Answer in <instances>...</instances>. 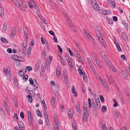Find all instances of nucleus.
Segmentation results:
<instances>
[{
    "mask_svg": "<svg viewBox=\"0 0 130 130\" xmlns=\"http://www.w3.org/2000/svg\"><path fill=\"white\" fill-rule=\"evenodd\" d=\"M15 5L21 10L25 11L24 9L27 7L26 3L23 0H11Z\"/></svg>",
    "mask_w": 130,
    "mask_h": 130,
    "instance_id": "1",
    "label": "nucleus"
},
{
    "mask_svg": "<svg viewBox=\"0 0 130 130\" xmlns=\"http://www.w3.org/2000/svg\"><path fill=\"white\" fill-rule=\"evenodd\" d=\"M95 33L96 36L98 38V40L102 43L104 46H105V43L104 42L103 39L102 38L99 31L98 30H96L95 31Z\"/></svg>",
    "mask_w": 130,
    "mask_h": 130,
    "instance_id": "2",
    "label": "nucleus"
},
{
    "mask_svg": "<svg viewBox=\"0 0 130 130\" xmlns=\"http://www.w3.org/2000/svg\"><path fill=\"white\" fill-rule=\"evenodd\" d=\"M91 4L93 8L96 11L99 10L100 8L98 4L95 0H91Z\"/></svg>",
    "mask_w": 130,
    "mask_h": 130,
    "instance_id": "3",
    "label": "nucleus"
},
{
    "mask_svg": "<svg viewBox=\"0 0 130 130\" xmlns=\"http://www.w3.org/2000/svg\"><path fill=\"white\" fill-rule=\"evenodd\" d=\"M84 111V112L83 116V122H85L88 117L89 112L88 110Z\"/></svg>",
    "mask_w": 130,
    "mask_h": 130,
    "instance_id": "4",
    "label": "nucleus"
},
{
    "mask_svg": "<svg viewBox=\"0 0 130 130\" xmlns=\"http://www.w3.org/2000/svg\"><path fill=\"white\" fill-rule=\"evenodd\" d=\"M52 58L51 56H49L48 58H47V60L46 63V66L45 67H46L47 69H49L50 66L49 65L50 64V63L51 62L52 60Z\"/></svg>",
    "mask_w": 130,
    "mask_h": 130,
    "instance_id": "5",
    "label": "nucleus"
},
{
    "mask_svg": "<svg viewBox=\"0 0 130 130\" xmlns=\"http://www.w3.org/2000/svg\"><path fill=\"white\" fill-rule=\"evenodd\" d=\"M99 79L104 87L105 88H107V84L102 77L101 76H99Z\"/></svg>",
    "mask_w": 130,
    "mask_h": 130,
    "instance_id": "6",
    "label": "nucleus"
},
{
    "mask_svg": "<svg viewBox=\"0 0 130 130\" xmlns=\"http://www.w3.org/2000/svg\"><path fill=\"white\" fill-rule=\"evenodd\" d=\"M118 92L120 98L122 103L124 104L125 103V100L123 96L121 91L119 90H118Z\"/></svg>",
    "mask_w": 130,
    "mask_h": 130,
    "instance_id": "7",
    "label": "nucleus"
},
{
    "mask_svg": "<svg viewBox=\"0 0 130 130\" xmlns=\"http://www.w3.org/2000/svg\"><path fill=\"white\" fill-rule=\"evenodd\" d=\"M28 0V1H27V3L29 6L31 8H33L35 3V2L34 0Z\"/></svg>",
    "mask_w": 130,
    "mask_h": 130,
    "instance_id": "8",
    "label": "nucleus"
},
{
    "mask_svg": "<svg viewBox=\"0 0 130 130\" xmlns=\"http://www.w3.org/2000/svg\"><path fill=\"white\" fill-rule=\"evenodd\" d=\"M58 122H54L53 125V129L54 130H59Z\"/></svg>",
    "mask_w": 130,
    "mask_h": 130,
    "instance_id": "9",
    "label": "nucleus"
},
{
    "mask_svg": "<svg viewBox=\"0 0 130 130\" xmlns=\"http://www.w3.org/2000/svg\"><path fill=\"white\" fill-rule=\"evenodd\" d=\"M102 58L107 65H109L110 64V61L109 60L108 58H107L106 55L103 57Z\"/></svg>",
    "mask_w": 130,
    "mask_h": 130,
    "instance_id": "10",
    "label": "nucleus"
},
{
    "mask_svg": "<svg viewBox=\"0 0 130 130\" xmlns=\"http://www.w3.org/2000/svg\"><path fill=\"white\" fill-rule=\"evenodd\" d=\"M122 73L123 76L127 79V78L128 76L127 73L126 72V70L125 69L122 70Z\"/></svg>",
    "mask_w": 130,
    "mask_h": 130,
    "instance_id": "11",
    "label": "nucleus"
},
{
    "mask_svg": "<svg viewBox=\"0 0 130 130\" xmlns=\"http://www.w3.org/2000/svg\"><path fill=\"white\" fill-rule=\"evenodd\" d=\"M23 30L26 39H28V34L27 29H26V27H25V28L23 29Z\"/></svg>",
    "mask_w": 130,
    "mask_h": 130,
    "instance_id": "12",
    "label": "nucleus"
},
{
    "mask_svg": "<svg viewBox=\"0 0 130 130\" xmlns=\"http://www.w3.org/2000/svg\"><path fill=\"white\" fill-rule=\"evenodd\" d=\"M18 126L19 130H24V127L23 122H20Z\"/></svg>",
    "mask_w": 130,
    "mask_h": 130,
    "instance_id": "13",
    "label": "nucleus"
},
{
    "mask_svg": "<svg viewBox=\"0 0 130 130\" xmlns=\"http://www.w3.org/2000/svg\"><path fill=\"white\" fill-rule=\"evenodd\" d=\"M111 12L110 10H102L101 11V13L103 14L107 15L110 14Z\"/></svg>",
    "mask_w": 130,
    "mask_h": 130,
    "instance_id": "14",
    "label": "nucleus"
},
{
    "mask_svg": "<svg viewBox=\"0 0 130 130\" xmlns=\"http://www.w3.org/2000/svg\"><path fill=\"white\" fill-rule=\"evenodd\" d=\"M40 65V62L39 61H37L36 63L35 67V71H37L39 69Z\"/></svg>",
    "mask_w": 130,
    "mask_h": 130,
    "instance_id": "15",
    "label": "nucleus"
},
{
    "mask_svg": "<svg viewBox=\"0 0 130 130\" xmlns=\"http://www.w3.org/2000/svg\"><path fill=\"white\" fill-rule=\"evenodd\" d=\"M16 30L15 28H13L11 31V33L10 34L11 37H13L16 34Z\"/></svg>",
    "mask_w": 130,
    "mask_h": 130,
    "instance_id": "16",
    "label": "nucleus"
},
{
    "mask_svg": "<svg viewBox=\"0 0 130 130\" xmlns=\"http://www.w3.org/2000/svg\"><path fill=\"white\" fill-rule=\"evenodd\" d=\"M74 111L73 110H69L68 112V117L70 118H72L73 117Z\"/></svg>",
    "mask_w": 130,
    "mask_h": 130,
    "instance_id": "17",
    "label": "nucleus"
},
{
    "mask_svg": "<svg viewBox=\"0 0 130 130\" xmlns=\"http://www.w3.org/2000/svg\"><path fill=\"white\" fill-rule=\"evenodd\" d=\"M60 60L63 66H65L66 65V62L63 57H60Z\"/></svg>",
    "mask_w": 130,
    "mask_h": 130,
    "instance_id": "18",
    "label": "nucleus"
},
{
    "mask_svg": "<svg viewBox=\"0 0 130 130\" xmlns=\"http://www.w3.org/2000/svg\"><path fill=\"white\" fill-rule=\"evenodd\" d=\"M110 68V69H111L112 71L113 72H115L116 71V69H115V67L113 65L111 64L110 62V64L109 65H108Z\"/></svg>",
    "mask_w": 130,
    "mask_h": 130,
    "instance_id": "19",
    "label": "nucleus"
},
{
    "mask_svg": "<svg viewBox=\"0 0 130 130\" xmlns=\"http://www.w3.org/2000/svg\"><path fill=\"white\" fill-rule=\"evenodd\" d=\"M122 39L125 40H126L127 39V36L126 33H122Z\"/></svg>",
    "mask_w": 130,
    "mask_h": 130,
    "instance_id": "20",
    "label": "nucleus"
},
{
    "mask_svg": "<svg viewBox=\"0 0 130 130\" xmlns=\"http://www.w3.org/2000/svg\"><path fill=\"white\" fill-rule=\"evenodd\" d=\"M27 114L28 116V118L29 120L30 121H32V117L31 115V113L29 111H27Z\"/></svg>",
    "mask_w": 130,
    "mask_h": 130,
    "instance_id": "21",
    "label": "nucleus"
},
{
    "mask_svg": "<svg viewBox=\"0 0 130 130\" xmlns=\"http://www.w3.org/2000/svg\"><path fill=\"white\" fill-rule=\"evenodd\" d=\"M51 101L53 107H54L55 105V98L54 97H52Z\"/></svg>",
    "mask_w": 130,
    "mask_h": 130,
    "instance_id": "22",
    "label": "nucleus"
},
{
    "mask_svg": "<svg viewBox=\"0 0 130 130\" xmlns=\"http://www.w3.org/2000/svg\"><path fill=\"white\" fill-rule=\"evenodd\" d=\"M75 45L78 47L79 50L81 52H82L84 54H85L84 51L83 50L82 48L80 46L79 44L78 43L76 42L75 43Z\"/></svg>",
    "mask_w": 130,
    "mask_h": 130,
    "instance_id": "23",
    "label": "nucleus"
},
{
    "mask_svg": "<svg viewBox=\"0 0 130 130\" xmlns=\"http://www.w3.org/2000/svg\"><path fill=\"white\" fill-rule=\"evenodd\" d=\"M46 51L45 49H43L42 50V57L44 59H45L46 57Z\"/></svg>",
    "mask_w": 130,
    "mask_h": 130,
    "instance_id": "24",
    "label": "nucleus"
},
{
    "mask_svg": "<svg viewBox=\"0 0 130 130\" xmlns=\"http://www.w3.org/2000/svg\"><path fill=\"white\" fill-rule=\"evenodd\" d=\"M89 65L91 68V69L93 73L96 72V71L95 69L91 62H90L89 63Z\"/></svg>",
    "mask_w": 130,
    "mask_h": 130,
    "instance_id": "25",
    "label": "nucleus"
},
{
    "mask_svg": "<svg viewBox=\"0 0 130 130\" xmlns=\"http://www.w3.org/2000/svg\"><path fill=\"white\" fill-rule=\"evenodd\" d=\"M83 110H88L87 104L86 102H84L83 104Z\"/></svg>",
    "mask_w": 130,
    "mask_h": 130,
    "instance_id": "26",
    "label": "nucleus"
},
{
    "mask_svg": "<svg viewBox=\"0 0 130 130\" xmlns=\"http://www.w3.org/2000/svg\"><path fill=\"white\" fill-rule=\"evenodd\" d=\"M67 22L69 24L70 23V26L72 28V29H73V30H74L75 32L77 31V30L76 29H74V27L73 26V24L72 23H71L70 22V21L69 19H68L67 20Z\"/></svg>",
    "mask_w": 130,
    "mask_h": 130,
    "instance_id": "27",
    "label": "nucleus"
},
{
    "mask_svg": "<svg viewBox=\"0 0 130 130\" xmlns=\"http://www.w3.org/2000/svg\"><path fill=\"white\" fill-rule=\"evenodd\" d=\"M4 14V11L3 8L0 5V14L1 16L3 17Z\"/></svg>",
    "mask_w": 130,
    "mask_h": 130,
    "instance_id": "28",
    "label": "nucleus"
},
{
    "mask_svg": "<svg viewBox=\"0 0 130 130\" xmlns=\"http://www.w3.org/2000/svg\"><path fill=\"white\" fill-rule=\"evenodd\" d=\"M95 104L96 105L99 107L100 106V102L99 99L98 98H97L95 99Z\"/></svg>",
    "mask_w": 130,
    "mask_h": 130,
    "instance_id": "29",
    "label": "nucleus"
},
{
    "mask_svg": "<svg viewBox=\"0 0 130 130\" xmlns=\"http://www.w3.org/2000/svg\"><path fill=\"white\" fill-rule=\"evenodd\" d=\"M72 124L73 130H77V125L75 122H72Z\"/></svg>",
    "mask_w": 130,
    "mask_h": 130,
    "instance_id": "30",
    "label": "nucleus"
},
{
    "mask_svg": "<svg viewBox=\"0 0 130 130\" xmlns=\"http://www.w3.org/2000/svg\"><path fill=\"white\" fill-rule=\"evenodd\" d=\"M88 38L91 41H92L93 40V38L90 34L88 33L87 34V35H86Z\"/></svg>",
    "mask_w": 130,
    "mask_h": 130,
    "instance_id": "31",
    "label": "nucleus"
},
{
    "mask_svg": "<svg viewBox=\"0 0 130 130\" xmlns=\"http://www.w3.org/2000/svg\"><path fill=\"white\" fill-rule=\"evenodd\" d=\"M7 22H5L4 25L3 27V30L5 31L7 28Z\"/></svg>",
    "mask_w": 130,
    "mask_h": 130,
    "instance_id": "32",
    "label": "nucleus"
},
{
    "mask_svg": "<svg viewBox=\"0 0 130 130\" xmlns=\"http://www.w3.org/2000/svg\"><path fill=\"white\" fill-rule=\"evenodd\" d=\"M107 21L108 23L109 24H111L113 22V20L110 18H107Z\"/></svg>",
    "mask_w": 130,
    "mask_h": 130,
    "instance_id": "33",
    "label": "nucleus"
},
{
    "mask_svg": "<svg viewBox=\"0 0 130 130\" xmlns=\"http://www.w3.org/2000/svg\"><path fill=\"white\" fill-rule=\"evenodd\" d=\"M36 112L37 115L38 116L41 117H42L43 116L42 113H40V111L39 109L37 110Z\"/></svg>",
    "mask_w": 130,
    "mask_h": 130,
    "instance_id": "34",
    "label": "nucleus"
},
{
    "mask_svg": "<svg viewBox=\"0 0 130 130\" xmlns=\"http://www.w3.org/2000/svg\"><path fill=\"white\" fill-rule=\"evenodd\" d=\"M4 105L7 111V110H8V111H9V108L7 102L6 101H4Z\"/></svg>",
    "mask_w": 130,
    "mask_h": 130,
    "instance_id": "35",
    "label": "nucleus"
},
{
    "mask_svg": "<svg viewBox=\"0 0 130 130\" xmlns=\"http://www.w3.org/2000/svg\"><path fill=\"white\" fill-rule=\"evenodd\" d=\"M107 110V108L106 106H103L101 109V111L102 112H105Z\"/></svg>",
    "mask_w": 130,
    "mask_h": 130,
    "instance_id": "36",
    "label": "nucleus"
},
{
    "mask_svg": "<svg viewBox=\"0 0 130 130\" xmlns=\"http://www.w3.org/2000/svg\"><path fill=\"white\" fill-rule=\"evenodd\" d=\"M82 75H83V79L85 82H87V78L86 77V75L85 73H82Z\"/></svg>",
    "mask_w": 130,
    "mask_h": 130,
    "instance_id": "37",
    "label": "nucleus"
},
{
    "mask_svg": "<svg viewBox=\"0 0 130 130\" xmlns=\"http://www.w3.org/2000/svg\"><path fill=\"white\" fill-rule=\"evenodd\" d=\"M35 4H35L34 6H33V7H34L36 10L37 11V15H38V13L39 12L40 10L38 7L37 6H36Z\"/></svg>",
    "mask_w": 130,
    "mask_h": 130,
    "instance_id": "38",
    "label": "nucleus"
},
{
    "mask_svg": "<svg viewBox=\"0 0 130 130\" xmlns=\"http://www.w3.org/2000/svg\"><path fill=\"white\" fill-rule=\"evenodd\" d=\"M113 101L114 104H113V106L115 107H117L118 106V104L117 103V101L115 99H113Z\"/></svg>",
    "mask_w": 130,
    "mask_h": 130,
    "instance_id": "39",
    "label": "nucleus"
},
{
    "mask_svg": "<svg viewBox=\"0 0 130 130\" xmlns=\"http://www.w3.org/2000/svg\"><path fill=\"white\" fill-rule=\"evenodd\" d=\"M80 105L78 103H76V109L77 111H79L80 110Z\"/></svg>",
    "mask_w": 130,
    "mask_h": 130,
    "instance_id": "40",
    "label": "nucleus"
},
{
    "mask_svg": "<svg viewBox=\"0 0 130 130\" xmlns=\"http://www.w3.org/2000/svg\"><path fill=\"white\" fill-rule=\"evenodd\" d=\"M64 76V80L65 83L67 84H68L69 83V81L68 79L67 75L66 76Z\"/></svg>",
    "mask_w": 130,
    "mask_h": 130,
    "instance_id": "41",
    "label": "nucleus"
},
{
    "mask_svg": "<svg viewBox=\"0 0 130 130\" xmlns=\"http://www.w3.org/2000/svg\"><path fill=\"white\" fill-rule=\"evenodd\" d=\"M102 130H108V128L106 127V125L105 124L103 125L102 127Z\"/></svg>",
    "mask_w": 130,
    "mask_h": 130,
    "instance_id": "42",
    "label": "nucleus"
},
{
    "mask_svg": "<svg viewBox=\"0 0 130 130\" xmlns=\"http://www.w3.org/2000/svg\"><path fill=\"white\" fill-rule=\"evenodd\" d=\"M27 98L28 99V101L30 103L32 101V97L29 95H28L27 96Z\"/></svg>",
    "mask_w": 130,
    "mask_h": 130,
    "instance_id": "43",
    "label": "nucleus"
},
{
    "mask_svg": "<svg viewBox=\"0 0 130 130\" xmlns=\"http://www.w3.org/2000/svg\"><path fill=\"white\" fill-rule=\"evenodd\" d=\"M46 125L48 127L49 126L50 123L48 118H47L46 119Z\"/></svg>",
    "mask_w": 130,
    "mask_h": 130,
    "instance_id": "44",
    "label": "nucleus"
},
{
    "mask_svg": "<svg viewBox=\"0 0 130 130\" xmlns=\"http://www.w3.org/2000/svg\"><path fill=\"white\" fill-rule=\"evenodd\" d=\"M28 78V76L27 75H25L23 76V79L24 80L26 81Z\"/></svg>",
    "mask_w": 130,
    "mask_h": 130,
    "instance_id": "45",
    "label": "nucleus"
},
{
    "mask_svg": "<svg viewBox=\"0 0 130 130\" xmlns=\"http://www.w3.org/2000/svg\"><path fill=\"white\" fill-rule=\"evenodd\" d=\"M1 41L3 42L7 43L8 42L7 40L5 38H2L1 39Z\"/></svg>",
    "mask_w": 130,
    "mask_h": 130,
    "instance_id": "46",
    "label": "nucleus"
},
{
    "mask_svg": "<svg viewBox=\"0 0 130 130\" xmlns=\"http://www.w3.org/2000/svg\"><path fill=\"white\" fill-rule=\"evenodd\" d=\"M13 100L14 102V103L15 106L16 107H17L18 106V104L17 101H16L15 99H13Z\"/></svg>",
    "mask_w": 130,
    "mask_h": 130,
    "instance_id": "47",
    "label": "nucleus"
},
{
    "mask_svg": "<svg viewBox=\"0 0 130 130\" xmlns=\"http://www.w3.org/2000/svg\"><path fill=\"white\" fill-rule=\"evenodd\" d=\"M99 98L100 99L101 101L103 102H104V100L103 96L102 95H100L99 96Z\"/></svg>",
    "mask_w": 130,
    "mask_h": 130,
    "instance_id": "48",
    "label": "nucleus"
},
{
    "mask_svg": "<svg viewBox=\"0 0 130 130\" xmlns=\"http://www.w3.org/2000/svg\"><path fill=\"white\" fill-rule=\"evenodd\" d=\"M57 47L59 50V52L60 53H62L63 52V50L62 48L60 47V46L59 45H57Z\"/></svg>",
    "mask_w": 130,
    "mask_h": 130,
    "instance_id": "49",
    "label": "nucleus"
},
{
    "mask_svg": "<svg viewBox=\"0 0 130 130\" xmlns=\"http://www.w3.org/2000/svg\"><path fill=\"white\" fill-rule=\"evenodd\" d=\"M27 41L26 40H25L23 41L22 46H26L27 45Z\"/></svg>",
    "mask_w": 130,
    "mask_h": 130,
    "instance_id": "50",
    "label": "nucleus"
},
{
    "mask_svg": "<svg viewBox=\"0 0 130 130\" xmlns=\"http://www.w3.org/2000/svg\"><path fill=\"white\" fill-rule=\"evenodd\" d=\"M54 117L55 120L54 122H58V119L56 115V114H54Z\"/></svg>",
    "mask_w": 130,
    "mask_h": 130,
    "instance_id": "51",
    "label": "nucleus"
},
{
    "mask_svg": "<svg viewBox=\"0 0 130 130\" xmlns=\"http://www.w3.org/2000/svg\"><path fill=\"white\" fill-rule=\"evenodd\" d=\"M41 40L42 44H44L45 43V42H46V41L45 39L41 37Z\"/></svg>",
    "mask_w": 130,
    "mask_h": 130,
    "instance_id": "52",
    "label": "nucleus"
},
{
    "mask_svg": "<svg viewBox=\"0 0 130 130\" xmlns=\"http://www.w3.org/2000/svg\"><path fill=\"white\" fill-rule=\"evenodd\" d=\"M88 102L89 104V108H90L91 107V99L90 98H89L88 99Z\"/></svg>",
    "mask_w": 130,
    "mask_h": 130,
    "instance_id": "53",
    "label": "nucleus"
},
{
    "mask_svg": "<svg viewBox=\"0 0 130 130\" xmlns=\"http://www.w3.org/2000/svg\"><path fill=\"white\" fill-rule=\"evenodd\" d=\"M29 80L30 82V84L31 85H33L34 84V81L33 79L31 78L29 79Z\"/></svg>",
    "mask_w": 130,
    "mask_h": 130,
    "instance_id": "54",
    "label": "nucleus"
},
{
    "mask_svg": "<svg viewBox=\"0 0 130 130\" xmlns=\"http://www.w3.org/2000/svg\"><path fill=\"white\" fill-rule=\"evenodd\" d=\"M109 3L110 4V6L111 7H113L114 8H115L116 7L115 5V4L114 1V2L112 3Z\"/></svg>",
    "mask_w": 130,
    "mask_h": 130,
    "instance_id": "55",
    "label": "nucleus"
},
{
    "mask_svg": "<svg viewBox=\"0 0 130 130\" xmlns=\"http://www.w3.org/2000/svg\"><path fill=\"white\" fill-rule=\"evenodd\" d=\"M114 114L116 118H118V116L119 114V113L117 111H116L115 112Z\"/></svg>",
    "mask_w": 130,
    "mask_h": 130,
    "instance_id": "56",
    "label": "nucleus"
},
{
    "mask_svg": "<svg viewBox=\"0 0 130 130\" xmlns=\"http://www.w3.org/2000/svg\"><path fill=\"white\" fill-rule=\"evenodd\" d=\"M26 70H27L29 71H31L32 70V68L29 66L26 67Z\"/></svg>",
    "mask_w": 130,
    "mask_h": 130,
    "instance_id": "57",
    "label": "nucleus"
},
{
    "mask_svg": "<svg viewBox=\"0 0 130 130\" xmlns=\"http://www.w3.org/2000/svg\"><path fill=\"white\" fill-rule=\"evenodd\" d=\"M17 56L16 55H12L11 56V58L13 59L16 60Z\"/></svg>",
    "mask_w": 130,
    "mask_h": 130,
    "instance_id": "58",
    "label": "nucleus"
},
{
    "mask_svg": "<svg viewBox=\"0 0 130 130\" xmlns=\"http://www.w3.org/2000/svg\"><path fill=\"white\" fill-rule=\"evenodd\" d=\"M49 33L50 34L53 36H55V33L53 32V31L52 30H50L49 31Z\"/></svg>",
    "mask_w": 130,
    "mask_h": 130,
    "instance_id": "59",
    "label": "nucleus"
},
{
    "mask_svg": "<svg viewBox=\"0 0 130 130\" xmlns=\"http://www.w3.org/2000/svg\"><path fill=\"white\" fill-rule=\"evenodd\" d=\"M100 53L102 58L105 55L104 52L102 51H100Z\"/></svg>",
    "mask_w": 130,
    "mask_h": 130,
    "instance_id": "60",
    "label": "nucleus"
},
{
    "mask_svg": "<svg viewBox=\"0 0 130 130\" xmlns=\"http://www.w3.org/2000/svg\"><path fill=\"white\" fill-rule=\"evenodd\" d=\"M20 71L23 73L24 74L26 72V69H21Z\"/></svg>",
    "mask_w": 130,
    "mask_h": 130,
    "instance_id": "61",
    "label": "nucleus"
},
{
    "mask_svg": "<svg viewBox=\"0 0 130 130\" xmlns=\"http://www.w3.org/2000/svg\"><path fill=\"white\" fill-rule=\"evenodd\" d=\"M26 46H22V50H23V53H24L26 51Z\"/></svg>",
    "mask_w": 130,
    "mask_h": 130,
    "instance_id": "62",
    "label": "nucleus"
},
{
    "mask_svg": "<svg viewBox=\"0 0 130 130\" xmlns=\"http://www.w3.org/2000/svg\"><path fill=\"white\" fill-rule=\"evenodd\" d=\"M61 71V68L59 66H58L57 67L56 71Z\"/></svg>",
    "mask_w": 130,
    "mask_h": 130,
    "instance_id": "63",
    "label": "nucleus"
},
{
    "mask_svg": "<svg viewBox=\"0 0 130 130\" xmlns=\"http://www.w3.org/2000/svg\"><path fill=\"white\" fill-rule=\"evenodd\" d=\"M18 75L19 76H21L24 75V74L20 71L18 73Z\"/></svg>",
    "mask_w": 130,
    "mask_h": 130,
    "instance_id": "64",
    "label": "nucleus"
}]
</instances>
